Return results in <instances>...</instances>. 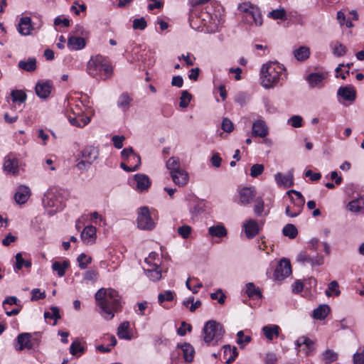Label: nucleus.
<instances>
[{
  "label": "nucleus",
  "instance_id": "1",
  "mask_svg": "<svg viewBox=\"0 0 364 364\" xmlns=\"http://www.w3.org/2000/svg\"><path fill=\"white\" fill-rule=\"evenodd\" d=\"M97 306L100 309V314L106 320L114 318V314L122 311L121 298L114 289H100L95 294Z\"/></svg>",
  "mask_w": 364,
  "mask_h": 364
},
{
  "label": "nucleus",
  "instance_id": "2",
  "mask_svg": "<svg viewBox=\"0 0 364 364\" xmlns=\"http://www.w3.org/2000/svg\"><path fill=\"white\" fill-rule=\"evenodd\" d=\"M260 75L262 87L269 89L277 86L286 77V69L278 62H269L262 65Z\"/></svg>",
  "mask_w": 364,
  "mask_h": 364
},
{
  "label": "nucleus",
  "instance_id": "3",
  "mask_svg": "<svg viewBox=\"0 0 364 364\" xmlns=\"http://www.w3.org/2000/svg\"><path fill=\"white\" fill-rule=\"evenodd\" d=\"M87 73L100 80H106L112 75L113 68L109 59L100 54L92 56L87 65Z\"/></svg>",
  "mask_w": 364,
  "mask_h": 364
},
{
  "label": "nucleus",
  "instance_id": "4",
  "mask_svg": "<svg viewBox=\"0 0 364 364\" xmlns=\"http://www.w3.org/2000/svg\"><path fill=\"white\" fill-rule=\"evenodd\" d=\"M65 115L70 123L77 127H83L88 124L90 118L84 114V106L82 102L75 99L68 100L65 109Z\"/></svg>",
  "mask_w": 364,
  "mask_h": 364
},
{
  "label": "nucleus",
  "instance_id": "5",
  "mask_svg": "<svg viewBox=\"0 0 364 364\" xmlns=\"http://www.w3.org/2000/svg\"><path fill=\"white\" fill-rule=\"evenodd\" d=\"M225 330L223 326L215 321L205 323L203 328V341L207 346H217L222 341Z\"/></svg>",
  "mask_w": 364,
  "mask_h": 364
},
{
  "label": "nucleus",
  "instance_id": "6",
  "mask_svg": "<svg viewBox=\"0 0 364 364\" xmlns=\"http://www.w3.org/2000/svg\"><path fill=\"white\" fill-rule=\"evenodd\" d=\"M99 149L94 146H87L77 155L76 167L80 171L88 170L98 159Z\"/></svg>",
  "mask_w": 364,
  "mask_h": 364
},
{
  "label": "nucleus",
  "instance_id": "7",
  "mask_svg": "<svg viewBox=\"0 0 364 364\" xmlns=\"http://www.w3.org/2000/svg\"><path fill=\"white\" fill-rule=\"evenodd\" d=\"M157 211L154 208L142 206L137 210V227L141 230H151L155 228Z\"/></svg>",
  "mask_w": 364,
  "mask_h": 364
},
{
  "label": "nucleus",
  "instance_id": "8",
  "mask_svg": "<svg viewBox=\"0 0 364 364\" xmlns=\"http://www.w3.org/2000/svg\"><path fill=\"white\" fill-rule=\"evenodd\" d=\"M122 159L124 161L120 164V167L127 172L136 171L141 165V157L135 153L132 147L124 148L121 151Z\"/></svg>",
  "mask_w": 364,
  "mask_h": 364
},
{
  "label": "nucleus",
  "instance_id": "9",
  "mask_svg": "<svg viewBox=\"0 0 364 364\" xmlns=\"http://www.w3.org/2000/svg\"><path fill=\"white\" fill-rule=\"evenodd\" d=\"M287 194L290 197L291 205L286 207L285 213L291 218L296 217L302 212L305 198L299 191L295 190H289L287 191Z\"/></svg>",
  "mask_w": 364,
  "mask_h": 364
},
{
  "label": "nucleus",
  "instance_id": "10",
  "mask_svg": "<svg viewBox=\"0 0 364 364\" xmlns=\"http://www.w3.org/2000/svg\"><path fill=\"white\" fill-rule=\"evenodd\" d=\"M210 0H191L192 8L189 12V23L190 26L197 31H204L205 25H203V21L200 17L198 11V4H206Z\"/></svg>",
  "mask_w": 364,
  "mask_h": 364
},
{
  "label": "nucleus",
  "instance_id": "11",
  "mask_svg": "<svg viewBox=\"0 0 364 364\" xmlns=\"http://www.w3.org/2000/svg\"><path fill=\"white\" fill-rule=\"evenodd\" d=\"M42 204L49 215H53L63 209V204L60 198L53 191L45 193Z\"/></svg>",
  "mask_w": 364,
  "mask_h": 364
},
{
  "label": "nucleus",
  "instance_id": "12",
  "mask_svg": "<svg viewBox=\"0 0 364 364\" xmlns=\"http://www.w3.org/2000/svg\"><path fill=\"white\" fill-rule=\"evenodd\" d=\"M238 9L250 16L257 26L262 24V16L260 9L255 4L249 1L243 2L239 4Z\"/></svg>",
  "mask_w": 364,
  "mask_h": 364
},
{
  "label": "nucleus",
  "instance_id": "13",
  "mask_svg": "<svg viewBox=\"0 0 364 364\" xmlns=\"http://www.w3.org/2000/svg\"><path fill=\"white\" fill-rule=\"evenodd\" d=\"M2 306L8 316L18 315L22 309L20 300L14 296H7L4 300Z\"/></svg>",
  "mask_w": 364,
  "mask_h": 364
},
{
  "label": "nucleus",
  "instance_id": "14",
  "mask_svg": "<svg viewBox=\"0 0 364 364\" xmlns=\"http://www.w3.org/2000/svg\"><path fill=\"white\" fill-rule=\"evenodd\" d=\"M291 272L290 261L283 258L280 260L274 270V278L275 280L282 281L289 276Z\"/></svg>",
  "mask_w": 364,
  "mask_h": 364
},
{
  "label": "nucleus",
  "instance_id": "15",
  "mask_svg": "<svg viewBox=\"0 0 364 364\" xmlns=\"http://www.w3.org/2000/svg\"><path fill=\"white\" fill-rule=\"evenodd\" d=\"M204 4H198V9L203 21V25H205V32L209 33L213 31L214 20L210 12V8H209V6L203 7Z\"/></svg>",
  "mask_w": 364,
  "mask_h": 364
},
{
  "label": "nucleus",
  "instance_id": "16",
  "mask_svg": "<svg viewBox=\"0 0 364 364\" xmlns=\"http://www.w3.org/2000/svg\"><path fill=\"white\" fill-rule=\"evenodd\" d=\"M4 171L16 175L18 173V159L16 154L11 152L4 158Z\"/></svg>",
  "mask_w": 364,
  "mask_h": 364
},
{
  "label": "nucleus",
  "instance_id": "17",
  "mask_svg": "<svg viewBox=\"0 0 364 364\" xmlns=\"http://www.w3.org/2000/svg\"><path fill=\"white\" fill-rule=\"evenodd\" d=\"M297 260L302 263H308L312 266H320L323 264V257L316 255V256H310L306 252H301L297 256Z\"/></svg>",
  "mask_w": 364,
  "mask_h": 364
},
{
  "label": "nucleus",
  "instance_id": "18",
  "mask_svg": "<svg viewBox=\"0 0 364 364\" xmlns=\"http://www.w3.org/2000/svg\"><path fill=\"white\" fill-rule=\"evenodd\" d=\"M18 347V350H23L24 349L32 350L33 349V341H32V336L30 333H22L18 335L16 338Z\"/></svg>",
  "mask_w": 364,
  "mask_h": 364
},
{
  "label": "nucleus",
  "instance_id": "19",
  "mask_svg": "<svg viewBox=\"0 0 364 364\" xmlns=\"http://www.w3.org/2000/svg\"><path fill=\"white\" fill-rule=\"evenodd\" d=\"M52 87L53 84L50 80L38 82L36 85V93L39 97L46 99L50 95Z\"/></svg>",
  "mask_w": 364,
  "mask_h": 364
},
{
  "label": "nucleus",
  "instance_id": "20",
  "mask_svg": "<svg viewBox=\"0 0 364 364\" xmlns=\"http://www.w3.org/2000/svg\"><path fill=\"white\" fill-rule=\"evenodd\" d=\"M31 196V190L28 186H19L14 195V200L18 204L26 203Z\"/></svg>",
  "mask_w": 364,
  "mask_h": 364
},
{
  "label": "nucleus",
  "instance_id": "21",
  "mask_svg": "<svg viewBox=\"0 0 364 364\" xmlns=\"http://www.w3.org/2000/svg\"><path fill=\"white\" fill-rule=\"evenodd\" d=\"M96 228L92 225L86 226L80 235L82 242L87 245L95 243L96 240Z\"/></svg>",
  "mask_w": 364,
  "mask_h": 364
},
{
  "label": "nucleus",
  "instance_id": "22",
  "mask_svg": "<svg viewBox=\"0 0 364 364\" xmlns=\"http://www.w3.org/2000/svg\"><path fill=\"white\" fill-rule=\"evenodd\" d=\"M264 336L269 341H272L274 338L280 337L282 332L281 328L278 325L268 324L262 329Z\"/></svg>",
  "mask_w": 364,
  "mask_h": 364
},
{
  "label": "nucleus",
  "instance_id": "23",
  "mask_svg": "<svg viewBox=\"0 0 364 364\" xmlns=\"http://www.w3.org/2000/svg\"><path fill=\"white\" fill-rule=\"evenodd\" d=\"M268 127L264 122V121L262 119L256 120L252 124V135L255 136H259L261 138H264L268 134Z\"/></svg>",
  "mask_w": 364,
  "mask_h": 364
},
{
  "label": "nucleus",
  "instance_id": "24",
  "mask_svg": "<svg viewBox=\"0 0 364 364\" xmlns=\"http://www.w3.org/2000/svg\"><path fill=\"white\" fill-rule=\"evenodd\" d=\"M296 348H300L301 346H304L303 349L305 351L306 355H310L314 350V342L306 336H300L297 338L295 342Z\"/></svg>",
  "mask_w": 364,
  "mask_h": 364
},
{
  "label": "nucleus",
  "instance_id": "25",
  "mask_svg": "<svg viewBox=\"0 0 364 364\" xmlns=\"http://www.w3.org/2000/svg\"><path fill=\"white\" fill-rule=\"evenodd\" d=\"M274 179L279 186L285 188H290L294 185V176L291 172H289L286 175L281 173H277L274 176Z\"/></svg>",
  "mask_w": 364,
  "mask_h": 364
},
{
  "label": "nucleus",
  "instance_id": "26",
  "mask_svg": "<svg viewBox=\"0 0 364 364\" xmlns=\"http://www.w3.org/2000/svg\"><path fill=\"white\" fill-rule=\"evenodd\" d=\"M337 95L348 102H354L356 98V90L353 87H341L338 90Z\"/></svg>",
  "mask_w": 364,
  "mask_h": 364
},
{
  "label": "nucleus",
  "instance_id": "27",
  "mask_svg": "<svg viewBox=\"0 0 364 364\" xmlns=\"http://www.w3.org/2000/svg\"><path fill=\"white\" fill-rule=\"evenodd\" d=\"M134 180L136 183V188L140 192L147 191L151 184L150 178L145 174H136Z\"/></svg>",
  "mask_w": 364,
  "mask_h": 364
},
{
  "label": "nucleus",
  "instance_id": "28",
  "mask_svg": "<svg viewBox=\"0 0 364 364\" xmlns=\"http://www.w3.org/2000/svg\"><path fill=\"white\" fill-rule=\"evenodd\" d=\"M176 296L174 291L166 290L158 295L159 304L164 309H169L171 306H168L166 302L172 301Z\"/></svg>",
  "mask_w": 364,
  "mask_h": 364
},
{
  "label": "nucleus",
  "instance_id": "29",
  "mask_svg": "<svg viewBox=\"0 0 364 364\" xmlns=\"http://www.w3.org/2000/svg\"><path fill=\"white\" fill-rule=\"evenodd\" d=\"M86 42L84 38L70 36L68 38L67 46L70 50H78L84 48Z\"/></svg>",
  "mask_w": 364,
  "mask_h": 364
},
{
  "label": "nucleus",
  "instance_id": "30",
  "mask_svg": "<svg viewBox=\"0 0 364 364\" xmlns=\"http://www.w3.org/2000/svg\"><path fill=\"white\" fill-rule=\"evenodd\" d=\"M245 232L247 238L252 239L259 232V225L256 220L250 219L244 225Z\"/></svg>",
  "mask_w": 364,
  "mask_h": 364
},
{
  "label": "nucleus",
  "instance_id": "31",
  "mask_svg": "<svg viewBox=\"0 0 364 364\" xmlns=\"http://www.w3.org/2000/svg\"><path fill=\"white\" fill-rule=\"evenodd\" d=\"M171 176L174 183L178 186H183L188 181V175L187 172L182 168L174 171Z\"/></svg>",
  "mask_w": 364,
  "mask_h": 364
},
{
  "label": "nucleus",
  "instance_id": "32",
  "mask_svg": "<svg viewBox=\"0 0 364 364\" xmlns=\"http://www.w3.org/2000/svg\"><path fill=\"white\" fill-rule=\"evenodd\" d=\"M223 357L226 360V364H231L233 363L238 355L237 349L236 347L232 348L230 345L223 346Z\"/></svg>",
  "mask_w": 364,
  "mask_h": 364
},
{
  "label": "nucleus",
  "instance_id": "33",
  "mask_svg": "<svg viewBox=\"0 0 364 364\" xmlns=\"http://www.w3.org/2000/svg\"><path fill=\"white\" fill-rule=\"evenodd\" d=\"M70 266V263L68 259H64L62 262L55 261L52 264V269L57 272L59 277H62L65 274L66 270Z\"/></svg>",
  "mask_w": 364,
  "mask_h": 364
},
{
  "label": "nucleus",
  "instance_id": "34",
  "mask_svg": "<svg viewBox=\"0 0 364 364\" xmlns=\"http://www.w3.org/2000/svg\"><path fill=\"white\" fill-rule=\"evenodd\" d=\"M31 30L32 25L31 18L28 16L21 18L18 26V32L23 36H27L31 33Z\"/></svg>",
  "mask_w": 364,
  "mask_h": 364
},
{
  "label": "nucleus",
  "instance_id": "35",
  "mask_svg": "<svg viewBox=\"0 0 364 364\" xmlns=\"http://www.w3.org/2000/svg\"><path fill=\"white\" fill-rule=\"evenodd\" d=\"M208 234L213 237L222 238L227 235L228 231L223 223H218L208 228Z\"/></svg>",
  "mask_w": 364,
  "mask_h": 364
},
{
  "label": "nucleus",
  "instance_id": "36",
  "mask_svg": "<svg viewBox=\"0 0 364 364\" xmlns=\"http://www.w3.org/2000/svg\"><path fill=\"white\" fill-rule=\"evenodd\" d=\"M105 340H107L109 343L107 346L105 344L98 345L96 347V349L98 352L101 353H109L111 351L112 348L114 347L117 345V339L113 335H106L104 337Z\"/></svg>",
  "mask_w": 364,
  "mask_h": 364
},
{
  "label": "nucleus",
  "instance_id": "37",
  "mask_svg": "<svg viewBox=\"0 0 364 364\" xmlns=\"http://www.w3.org/2000/svg\"><path fill=\"white\" fill-rule=\"evenodd\" d=\"M348 210L353 213H360L364 210V195L352 200L347 205Z\"/></svg>",
  "mask_w": 364,
  "mask_h": 364
},
{
  "label": "nucleus",
  "instance_id": "38",
  "mask_svg": "<svg viewBox=\"0 0 364 364\" xmlns=\"http://www.w3.org/2000/svg\"><path fill=\"white\" fill-rule=\"evenodd\" d=\"M240 203L242 205L249 204L255 197V192L250 188H242L240 192Z\"/></svg>",
  "mask_w": 364,
  "mask_h": 364
},
{
  "label": "nucleus",
  "instance_id": "39",
  "mask_svg": "<svg viewBox=\"0 0 364 364\" xmlns=\"http://www.w3.org/2000/svg\"><path fill=\"white\" fill-rule=\"evenodd\" d=\"M130 323L129 321H124L117 328V336L121 339L131 340L132 333L129 330Z\"/></svg>",
  "mask_w": 364,
  "mask_h": 364
},
{
  "label": "nucleus",
  "instance_id": "40",
  "mask_svg": "<svg viewBox=\"0 0 364 364\" xmlns=\"http://www.w3.org/2000/svg\"><path fill=\"white\" fill-rule=\"evenodd\" d=\"M183 352V357L186 362L191 363L193 361L195 354V350L193 347L188 343H184L181 346H178Z\"/></svg>",
  "mask_w": 364,
  "mask_h": 364
},
{
  "label": "nucleus",
  "instance_id": "41",
  "mask_svg": "<svg viewBox=\"0 0 364 364\" xmlns=\"http://www.w3.org/2000/svg\"><path fill=\"white\" fill-rule=\"evenodd\" d=\"M330 47L333 54L336 57L344 56L348 50L346 46L338 41L331 42Z\"/></svg>",
  "mask_w": 364,
  "mask_h": 364
},
{
  "label": "nucleus",
  "instance_id": "42",
  "mask_svg": "<svg viewBox=\"0 0 364 364\" xmlns=\"http://www.w3.org/2000/svg\"><path fill=\"white\" fill-rule=\"evenodd\" d=\"M132 102V98L127 92H123L117 100V106L121 108L124 112L129 109Z\"/></svg>",
  "mask_w": 364,
  "mask_h": 364
},
{
  "label": "nucleus",
  "instance_id": "43",
  "mask_svg": "<svg viewBox=\"0 0 364 364\" xmlns=\"http://www.w3.org/2000/svg\"><path fill=\"white\" fill-rule=\"evenodd\" d=\"M326 75L323 73H313L307 76L306 80L311 87H316L326 78Z\"/></svg>",
  "mask_w": 364,
  "mask_h": 364
},
{
  "label": "nucleus",
  "instance_id": "44",
  "mask_svg": "<svg viewBox=\"0 0 364 364\" xmlns=\"http://www.w3.org/2000/svg\"><path fill=\"white\" fill-rule=\"evenodd\" d=\"M311 52L309 48L306 46H300L294 50V56L299 61H304L310 56Z\"/></svg>",
  "mask_w": 364,
  "mask_h": 364
},
{
  "label": "nucleus",
  "instance_id": "45",
  "mask_svg": "<svg viewBox=\"0 0 364 364\" xmlns=\"http://www.w3.org/2000/svg\"><path fill=\"white\" fill-rule=\"evenodd\" d=\"M146 275L153 282H157L161 278V271L157 264H153L152 268L146 270Z\"/></svg>",
  "mask_w": 364,
  "mask_h": 364
},
{
  "label": "nucleus",
  "instance_id": "46",
  "mask_svg": "<svg viewBox=\"0 0 364 364\" xmlns=\"http://www.w3.org/2000/svg\"><path fill=\"white\" fill-rule=\"evenodd\" d=\"M186 286L193 294H197L199 289L203 287V284L196 277H189L186 282Z\"/></svg>",
  "mask_w": 364,
  "mask_h": 364
},
{
  "label": "nucleus",
  "instance_id": "47",
  "mask_svg": "<svg viewBox=\"0 0 364 364\" xmlns=\"http://www.w3.org/2000/svg\"><path fill=\"white\" fill-rule=\"evenodd\" d=\"M18 68L21 70L33 72L36 69V60L34 58H29L28 60H20Z\"/></svg>",
  "mask_w": 364,
  "mask_h": 364
},
{
  "label": "nucleus",
  "instance_id": "48",
  "mask_svg": "<svg viewBox=\"0 0 364 364\" xmlns=\"http://www.w3.org/2000/svg\"><path fill=\"white\" fill-rule=\"evenodd\" d=\"M330 312V308L326 304L320 305L315 309L313 312V316L315 319H324Z\"/></svg>",
  "mask_w": 364,
  "mask_h": 364
},
{
  "label": "nucleus",
  "instance_id": "49",
  "mask_svg": "<svg viewBox=\"0 0 364 364\" xmlns=\"http://www.w3.org/2000/svg\"><path fill=\"white\" fill-rule=\"evenodd\" d=\"M43 316L46 321L52 319L54 321L53 324L56 325L58 320L60 318V310L57 306H51L50 311H45Z\"/></svg>",
  "mask_w": 364,
  "mask_h": 364
},
{
  "label": "nucleus",
  "instance_id": "50",
  "mask_svg": "<svg viewBox=\"0 0 364 364\" xmlns=\"http://www.w3.org/2000/svg\"><path fill=\"white\" fill-rule=\"evenodd\" d=\"M245 292L250 298L252 299H260L262 296L259 289L256 287L252 282L247 284Z\"/></svg>",
  "mask_w": 364,
  "mask_h": 364
},
{
  "label": "nucleus",
  "instance_id": "51",
  "mask_svg": "<svg viewBox=\"0 0 364 364\" xmlns=\"http://www.w3.org/2000/svg\"><path fill=\"white\" fill-rule=\"evenodd\" d=\"M11 97L13 102H18L20 104L25 103L27 99L26 92L21 90H14L11 92Z\"/></svg>",
  "mask_w": 364,
  "mask_h": 364
},
{
  "label": "nucleus",
  "instance_id": "52",
  "mask_svg": "<svg viewBox=\"0 0 364 364\" xmlns=\"http://www.w3.org/2000/svg\"><path fill=\"white\" fill-rule=\"evenodd\" d=\"M202 303L198 300L194 302V297L190 296L186 300L183 301V306L186 308H189L190 311L194 312L197 309L200 307Z\"/></svg>",
  "mask_w": 364,
  "mask_h": 364
},
{
  "label": "nucleus",
  "instance_id": "53",
  "mask_svg": "<svg viewBox=\"0 0 364 364\" xmlns=\"http://www.w3.org/2000/svg\"><path fill=\"white\" fill-rule=\"evenodd\" d=\"M99 277V272L97 269H90L83 274V280L85 282H95Z\"/></svg>",
  "mask_w": 364,
  "mask_h": 364
},
{
  "label": "nucleus",
  "instance_id": "54",
  "mask_svg": "<svg viewBox=\"0 0 364 364\" xmlns=\"http://www.w3.org/2000/svg\"><path fill=\"white\" fill-rule=\"evenodd\" d=\"M166 168L170 171L171 175L173 173L174 171H177L181 168L180 161L176 157H171L166 161Z\"/></svg>",
  "mask_w": 364,
  "mask_h": 364
},
{
  "label": "nucleus",
  "instance_id": "55",
  "mask_svg": "<svg viewBox=\"0 0 364 364\" xmlns=\"http://www.w3.org/2000/svg\"><path fill=\"white\" fill-rule=\"evenodd\" d=\"M92 257L87 256L85 253H81L78 255L77 258V261L78 262V266L80 269H85L87 266L92 262Z\"/></svg>",
  "mask_w": 364,
  "mask_h": 364
},
{
  "label": "nucleus",
  "instance_id": "56",
  "mask_svg": "<svg viewBox=\"0 0 364 364\" xmlns=\"http://www.w3.org/2000/svg\"><path fill=\"white\" fill-rule=\"evenodd\" d=\"M282 232L284 235L289 237L290 239H294L298 235V230L293 224L286 225L282 230Z\"/></svg>",
  "mask_w": 364,
  "mask_h": 364
},
{
  "label": "nucleus",
  "instance_id": "57",
  "mask_svg": "<svg viewBox=\"0 0 364 364\" xmlns=\"http://www.w3.org/2000/svg\"><path fill=\"white\" fill-rule=\"evenodd\" d=\"M268 17L274 20H285L287 18V12L284 8L272 10L269 13Z\"/></svg>",
  "mask_w": 364,
  "mask_h": 364
},
{
  "label": "nucleus",
  "instance_id": "58",
  "mask_svg": "<svg viewBox=\"0 0 364 364\" xmlns=\"http://www.w3.org/2000/svg\"><path fill=\"white\" fill-rule=\"evenodd\" d=\"M323 359L326 363H331L338 359V354L332 350L328 349L323 353Z\"/></svg>",
  "mask_w": 364,
  "mask_h": 364
},
{
  "label": "nucleus",
  "instance_id": "59",
  "mask_svg": "<svg viewBox=\"0 0 364 364\" xmlns=\"http://www.w3.org/2000/svg\"><path fill=\"white\" fill-rule=\"evenodd\" d=\"M252 340L250 336H245L243 331H240L237 333V343L242 348L244 346L249 343Z\"/></svg>",
  "mask_w": 364,
  "mask_h": 364
},
{
  "label": "nucleus",
  "instance_id": "60",
  "mask_svg": "<svg viewBox=\"0 0 364 364\" xmlns=\"http://www.w3.org/2000/svg\"><path fill=\"white\" fill-rule=\"evenodd\" d=\"M191 95L187 90H183L181 93V96L180 97L179 106L182 108L187 107L191 100Z\"/></svg>",
  "mask_w": 364,
  "mask_h": 364
},
{
  "label": "nucleus",
  "instance_id": "61",
  "mask_svg": "<svg viewBox=\"0 0 364 364\" xmlns=\"http://www.w3.org/2000/svg\"><path fill=\"white\" fill-rule=\"evenodd\" d=\"M177 232L178 235L183 239L189 237L192 232V228L188 225H184L178 228Z\"/></svg>",
  "mask_w": 364,
  "mask_h": 364
},
{
  "label": "nucleus",
  "instance_id": "62",
  "mask_svg": "<svg viewBox=\"0 0 364 364\" xmlns=\"http://www.w3.org/2000/svg\"><path fill=\"white\" fill-rule=\"evenodd\" d=\"M147 26V23L144 17L135 18L133 21L132 27L135 30H144Z\"/></svg>",
  "mask_w": 364,
  "mask_h": 364
},
{
  "label": "nucleus",
  "instance_id": "63",
  "mask_svg": "<svg viewBox=\"0 0 364 364\" xmlns=\"http://www.w3.org/2000/svg\"><path fill=\"white\" fill-rule=\"evenodd\" d=\"M85 348L82 346L81 343L78 341H73L70 346V353L73 355H77L78 353H83Z\"/></svg>",
  "mask_w": 364,
  "mask_h": 364
},
{
  "label": "nucleus",
  "instance_id": "64",
  "mask_svg": "<svg viewBox=\"0 0 364 364\" xmlns=\"http://www.w3.org/2000/svg\"><path fill=\"white\" fill-rule=\"evenodd\" d=\"M264 169V167L262 164H254L250 168V176L253 178H256L263 173Z\"/></svg>",
  "mask_w": 364,
  "mask_h": 364
}]
</instances>
